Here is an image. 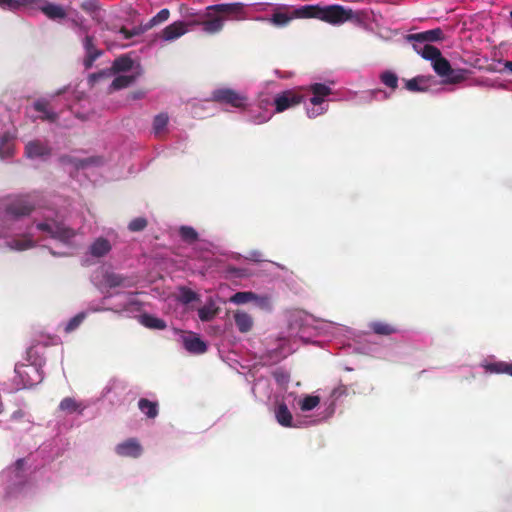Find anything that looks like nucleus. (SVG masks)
Wrapping results in <instances>:
<instances>
[{
  "label": "nucleus",
  "mask_w": 512,
  "mask_h": 512,
  "mask_svg": "<svg viewBox=\"0 0 512 512\" xmlns=\"http://www.w3.org/2000/svg\"><path fill=\"white\" fill-rule=\"evenodd\" d=\"M366 18L367 15L364 11H355L340 4L327 6L309 4L299 7L282 4L273 8V14L267 21L275 27L282 28L288 26L294 19H317L333 26H339L346 22L362 25Z\"/></svg>",
  "instance_id": "1"
},
{
  "label": "nucleus",
  "mask_w": 512,
  "mask_h": 512,
  "mask_svg": "<svg viewBox=\"0 0 512 512\" xmlns=\"http://www.w3.org/2000/svg\"><path fill=\"white\" fill-rule=\"evenodd\" d=\"M36 207L30 195H19L5 205V215L11 219H19L30 215Z\"/></svg>",
  "instance_id": "2"
},
{
  "label": "nucleus",
  "mask_w": 512,
  "mask_h": 512,
  "mask_svg": "<svg viewBox=\"0 0 512 512\" xmlns=\"http://www.w3.org/2000/svg\"><path fill=\"white\" fill-rule=\"evenodd\" d=\"M224 17L219 12L209 10V6L203 12V15L197 16V19L189 21L193 26L201 25L207 34H216L222 31L224 27Z\"/></svg>",
  "instance_id": "3"
},
{
  "label": "nucleus",
  "mask_w": 512,
  "mask_h": 512,
  "mask_svg": "<svg viewBox=\"0 0 512 512\" xmlns=\"http://www.w3.org/2000/svg\"><path fill=\"white\" fill-rule=\"evenodd\" d=\"M211 100L234 108H243L247 103V96L231 88H219L212 92Z\"/></svg>",
  "instance_id": "4"
},
{
  "label": "nucleus",
  "mask_w": 512,
  "mask_h": 512,
  "mask_svg": "<svg viewBox=\"0 0 512 512\" xmlns=\"http://www.w3.org/2000/svg\"><path fill=\"white\" fill-rule=\"evenodd\" d=\"M14 371L19 379L18 384L22 385L23 388L33 387L43 380V375L39 368L33 365L17 363Z\"/></svg>",
  "instance_id": "5"
},
{
  "label": "nucleus",
  "mask_w": 512,
  "mask_h": 512,
  "mask_svg": "<svg viewBox=\"0 0 512 512\" xmlns=\"http://www.w3.org/2000/svg\"><path fill=\"white\" fill-rule=\"evenodd\" d=\"M209 10L221 13L224 17V21H241L247 19L245 5L240 2L211 5L209 6Z\"/></svg>",
  "instance_id": "6"
},
{
  "label": "nucleus",
  "mask_w": 512,
  "mask_h": 512,
  "mask_svg": "<svg viewBox=\"0 0 512 512\" xmlns=\"http://www.w3.org/2000/svg\"><path fill=\"white\" fill-rule=\"evenodd\" d=\"M37 229L43 232H47L52 238L60 240L62 242H68L75 236V231L64 224L52 221L41 222L37 224Z\"/></svg>",
  "instance_id": "7"
},
{
  "label": "nucleus",
  "mask_w": 512,
  "mask_h": 512,
  "mask_svg": "<svg viewBox=\"0 0 512 512\" xmlns=\"http://www.w3.org/2000/svg\"><path fill=\"white\" fill-rule=\"evenodd\" d=\"M304 97L294 90H286L277 94L274 99L276 112L280 113L288 108L296 106L303 101Z\"/></svg>",
  "instance_id": "8"
},
{
  "label": "nucleus",
  "mask_w": 512,
  "mask_h": 512,
  "mask_svg": "<svg viewBox=\"0 0 512 512\" xmlns=\"http://www.w3.org/2000/svg\"><path fill=\"white\" fill-rule=\"evenodd\" d=\"M415 36H416V33L408 34L406 36V40H407V42H409L412 45L413 49L419 55H421L424 59L429 60V59H433L440 55V50L437 47H435L427 42H422V41L420 42L419 39L418 40L413 39V37H415Z\"/></svg>",
  "instance_id": "9"
},
{
  "label": "nucleus",
  "mask_w": 512,
  "mask_h": 512,
  "mask_svg": "<svg viewBox=\"0 0 512 512\" xmlns=\"http://www.w3.org/2000/svg\"><path fill=\"white\" fill-rule=\"evenodd\" d=\"M192 25L189 21H176L166 26L160 33V38L164 41H173L189 31Z\"/></svg>",
  "instance_id": "10"
},
{
  "label": "nucleus",
  "mask_w": 512,
  "mask_h": 512,
  "mask_svg": "<svg viewBox=\"0 0 512 512\" xmlns=\"http://www.w3.org/2000/svg\"><path fill=\"white\" fill-rule=\"evenodd\" d=\"M115 452L121 457L138 458L143 448L136 438H129L115 447Z\"/></svg>",
  "instance_id": "11"
},
{
  "label": "nucleus",
  "mask_w": 512,
  "mask_h": 512,
  "mask_svg": "<svg viewBox=\"0 0 512 512\" xmlns=\"http://www.w3.org/2000/svg\"><path fill=\"white\" fill-rule=\"evenodd\" d=\"M51 147L40 140L29 141L25 146V154L28 158H42L51 155Z\"/></svg>",
  "instance_id": "12"
},
{
  "label": "nucleus",
  "mask_w": 512,
  "mask_h": 512,
  "mask_svg": "<svg viewBox=\"0 0 512 512\" xmlns=\"http://www.w3.org/2000/svg\"><path fill=\"white\" fill-rule=\"evenodd\" d=\"M33 108L35 111L41 113L38 118L42 121L54 123L59 119V114L51 109L50 102L46 98L37 99L33 103Z\"/></svg>",
  "instance_id": "13"
},
{
  "label": "nucleus",
  "mask_w": 512,
  "mask_h": 512,
  "mask_svg": "<svg viewBox=\"0 0 512 512\" xmlns=\"http://www.w3.org/2000/svg\"><path fill=\"white\" fill-rule=\"evenodd\" d=\"M312 97L310 103L314 106H320L325 98L332 94V90L329 86L322 83H314L310 86Z\"/></svg>",
  "instance_id": "14"
},
{
  "label": "nucleus",
  "mask_w": 512,
  "mask_h": 512,
  "mask_svg": "<svg viewBox=\"0 0 512 512\" xmlns=\"http://www.w3.org/2000/svg\"><path fill=\"white\" fill-rule=\"evenodd\" d=\"M112 249V246L106 238H97L90 246V253L93 257L100 258L107 255Z\"/></svg>",
  "instance_id": "15"
},
{
  "label": "nucleus",
  "mask_w": 512,
  "mask_h": 512,
  "mask_svg": "<svg viewBox=\"0 0 512 512\" xmlns=\"http://www.w3.org/2000/svg\"><path fill=\"white\" fill-rule=\"evenodd\" d=\"M183 344L185 349L191 353L202 354L207 350L205 342L195 335L185 337Z\"/></svg>",
  "instance_id": "16"
},
{
  "label": "nucleus",
  "mask_w": 512,
  "mask_h": 512,
  "mask_svg": "<svg viewBox=\"0 0 512 512\" xmlns=\"http://www.w3.org/2000/svg\"><path fill=\"white\" fill-rule=\"evenodd\" d=\"M38 8L51 20L63 19L66 17V11L61 5L45 3L38 6Z\"/></svg>",
  "instance_id": "17"
},
{
  "label": "nucleus",
  "mask_w": 512,
  "mask_h": 512,
  "mask_svg": "<svg viewBox=\"0 0 512 512\" xmlns=\"http://www.w3.org/2000/svg\"><path fill=\"white\" fill-rule=\"evenodd\" d=\"M234 321H235V324H236L238 330L241 333H247L253 327L252 317L248 313L241 311V310H237L234 313Z\"/></svg>",
  "instance_id": "18"
},
{
  "label": "nucleus",
  "mask_w": 512,
  "mask_h": 512,
  "mask_svg": "<svg viewBox=\"0 0 512 512\" xmlns=\"http://www.w3.org/2000/svg\"><path fill=\"white\" fill-rule=\"evenodd\" d=\"M415 40H420V42L433 43L444 40V32L441 28H435L423 32L416 33V36L413 37Z\"/></svg>",
  "instance_id": "19"
},
{
  "label": "nucleus",
  "mask_w": 512,
  "mask_h": 512,
  "mask_svg": "<svg viewBox=\"0 0 512 512\" xmlns=\"http://www.w3.org/2000/svg\"><path fill=\"white\" fill-rule=\"evenodd\" d=\"M430 60L432 61L434 71L440 77L445 78L449 73L452 72L450 62L446 58H444L441 53L439 56Z\"/></svg>",
  "instance_id": "20"
},
{
  "label": "nucleus",
  "mask_w": 512,
  "mask_h": 512,
  "mask_svg": "<svg viewBox=\"0 0 512 512\" xmlns=\"http://www.w3.org/2000/svg\"><path fill=\"white\" fill-rule=\"evenodd\" d=\"M369 326L375 334L381 336H389L399 332L395 325L383 321H374Z\"/></svg>",
  "instance_id": "21"
},
{
  "label": "nucleus",
  "mask_w": 512,
  "mask_h": 512,
  "mask_svg": "<svg viewBox=\"0 0 512 512\" xmlns=\"http://www.w3.org/2000/svg\"><path fill=\"white\" fill-rule=\"evenodd\" d=\"M277 422L284 427H292L293 416L285 403H280L275 410Z\"/></svg>",
  "instance_id": "22"
},
{
  "label": "nucleus",
  "mask_w": 512,
  "mask_h": 512,
  "mask_svg": "<svg viewBox=\"0 0 512 512\" xmlns=\"http://www.w3.org/2000/svg\"><path fill=\"white\" fill-rule=\"evenodd\" d=\"M472 74V71L469 69L459 68L453 69L452 72L449 73L443 80L445 84H459L468 79V77Z\"/></svg>",
  "instance_id": "23"
},
{
  "label": "nucleus",
  "mask_w": 512,
  "mask_h": 512,
  "mask_svg": "<svg viewBox=\"0 0 512 512\" xmlns=\"http://www.w3.org/2000/svg\"><path fill=\"white\" fill-rule=\"evenodd\" d=\"M139 410L145 414L148 418L154 419L158 416V403L154 401H150L146 398H141L138 401Z\"/></svg>",
  "instance_id": "24"
},
{
  "label": "nucleus",
  "mask_w": 512,
  "mask_h": 512,
  "mask_svg": "<svg viewBox=\"0 0 512 512\" xmlns=\"http://www.w3.org/2000/svg\"><path fill=\"white\" fill-rule=\"evenodd\" d=\"M6 246L11 250L24 251L34 247V241L27 236H22L7 241Z\"/></svg>",
  "instance_id": "25"
},
{
  "label": "nucleus",
  "mask_w": 512,
  "mask_h": 512,
  "mask_svg": "<svg viewBox=\"0 0 512 512\" xmlns=\"http://www.w3.org/2000/svg\"><path fill=\"white\" fill-rule=\"evenodd\" d=\"M133 63L134 62L131 57L128 55H121L113 61L111 69L114 74L127 72L132 69Z\"/></svg>",
  "instance_id": "26"
},
{
  "label": "nucleus",
  "mask_w": 512,
  "mask_h": 512,
  "mask_svg": "<svg viewBox=\"0 0 512 512\" xmlns=\"http://www.w3.org/2000/svg\"><path fill=\"white\" fill-rule=\"evenodd\" d=\"M137 79V75H119L114 78L112 83L110 84V91H117L124 88H127L131 84H133Z\"/></svg>",
  "instance_id": "27"
},
{
  "label": "nucleus",
  "mask_w": 512,
  "mask_h": 512,
  "mask_svg": "<svg viewBox=\"0 0 512 512\" xmlns=\"http://www.w3.org/2000/svg\"><path fill=\"white\" fill-rule=\"evenodd\" d=\"M405 88L411 92H423L428 89L427 80L424 76H417L405 83Z\"/></svg>",
  "instance_id": "28"
},
{
  "label": "nucleus",
  "mask_w": 512,
  "mask_h": 512,
  "mask_svg": "<svg viewBox=\"0 0 512 512\" xmlns=\"http://www.w3.org/2000/svg\"><path fill=\"white\" fill-rule=\"evenodd\" d=\"M141 323L150 329L163 330L167 327L164 320L150 314H143L141 316Z\"/></svg>",
  "instance_id": "29"
},
{
  "label": "nucleus",
  "mask_w": 512,
  "mask_h": 512,
  "mask_svg": "<svg viewBox=\"0 0 512 512\" xmlns=\"http://www.w3.org/2000/svg\"><path fill=\"white\" fill-rule=\"evenodd\" d=\"M179 235L188 244L195 243L199 237L198 232L191 226H181L179 228Z\"/></svg>",
  "instance_id": "30"
},
{
  "label": "nucleus",
  "mask_w": 512,
  "mask_h": 512,
  "mask_svg": "<svg viewBox=\"0 0 512 512\" xmlns=\"http://www.w3.org/2000/svg\"><path fill=\"white\" fill-rule=\"evenodd\" d=\"M256 298H258V295L256 293L251 291H243L235 293L230 298V301L235 304H246L248 302L256 300Z\"/></svg>",
  "instance_id": "31"
},
{
  "label": "nucleus",
  "mask_w": 512,
  "mask_h": 512,
  "mask_svg": "<svg viewBox=\"0 0 512 512\" xmlns=\"http://www.w3.org/2000/svg\"><path fill=\"white\" fill-rule=\"evenodd\" d=\"M83 47L85 49L86 55H95V58H99L103 54L102 50L96 48L93 36L86 35L84 37Z\"/></svg>",
  "instance_id": "32"
},
{
  "label": "nucleus",
  "mask_w": 512,
  "mask_h": 512,
  "mask_svg": "<svg viewBox=\"0 0 512 512\" xmlns=\"http://www.w3.org/2000/svg\"><path fill=\"white\" fill-rule=\"evenodd\" d=\"M170 11L167 8L160 10L154 17H152L146 24L145 29H151L155 25L163 23L169 19Z\"/></svg>",
  "instance_id": "33"
},
{
  "label": "nucleus",
  "mask_w": 512,
  "mask_h": 512,
  "mask_svg": "<svg viewBox=\"0 0 512 512\" xmlns=\"http://www.w3.org/2000/svg\"><path fill=\"white\" fill-rule=\"evenodd\" d=\"M80 404L72 397L62 399L59 404V409L66 413L72 414L80 409Z\"/></svg>",
  "instance_id": "34"
},
{
  "label": "nucleus",
  "mask_w": 512,
  "mask_h": 512,
  "mask_svg": "<svg viewBox=\"0 0 512 512\" xmlns=\"http://www.w3.org/2000/svg\"><path fill=\"white\" fill-rule=\"evenodd\" d=\"M320 403V397L316 395H307L299 403L302 411H311Z\"/></svg>",
  "instance_id": "35"
},
{
  "label": "nucleus",
  "mask_w": 512,
  "mask_h": 512,
  "mask_svg": "<svg viewBox=\"0 0 512 512\" xmlns=\"http://www.w3.org/2000/svg\"><path fill=\"white\" fill-rule=\"evenodd\" d=\"M198 299L196 292L187 287H181L179 289L178 300L183 304H189Z\"/></svg>",
  "instance_id": "36"
},
{
  "label": "nucleus",
  "mask_w": 512,
  "mask_h": 512,
  "mask_svg": "<svg viewBox=\"0 0 512 512\" xmlns=\"http://www.w3.org/2000/svg\"><path fill=\"white\" fill-rule=\"evenodd\" d=\"M112 75H114V73H113L111 67L110 68H106V69H103V70L98 71L96 73L90 74L89 77H88V83L91 86H93V85H95L97 82H99L101 80L110 78Z\"/></svg>",
  "instance_id": "37"
},
{
  "label": "nucleus",
  "mask_w": 512,
  "mask_h": 512,
  "mask_svg": "<svg viewBox=\"0 0 512 512\" xmlns=\"http://www.w3.org/2000/svg\"><path fill=\"white\" fill-rule=\"evenodd\" d=\"M168 120V115L165 113H161L155 116L153 120V130L155 134H160L161 132L164 131L168 124Z\"/></svg>",
  "instance_id": "38"
},
{
  "label": "nucleus",
  "mask_w": 512,
  "mask_h": 512,
  "mask_svg": "<svg viewBox=\"0 0 512 512\" xmlns=\"http://www.w3.org/2000/svg\"><path fill=\"white\" fill-rule=\"evenodd\" d=\"M105 284L110 288L122 286L125 281V277L116 273H107L104 276Z\"/></svg>",
  "instance_id": "39"
},
{
  "label": "nucleus",
  "mask_w": 512,
  "mask_h": 512,
  "mask_svg": "<svg viewBox=\"0 0 512 512\" xmlns=\"http://www.w3.org/2000/svg\"><path fill=\"white\" fill-rule=\"evenodd\" d=\"M380 79L383 84L391 89H396L398 87V77L391 71L383 72L380 76Z\"/></svg>",
  "instance_id": "40"
},
{
  "label": "nucleus",
  "mask_w": 512,
  "mask_h": 512,
  "mask_svg": "<svg viewBox=\"0 0 512 512\" xmlns=\"http://www.w3.org/2000/svg\"><path fill=\"white\" fill-rule=\"evenodd\" d=\"M41 1L42 0H10L9 3H6V10L15 11L22 6L37 5Z\"/></svg>",
  "instance_id": "41"
},
{
  "label": "nucleus",
  "mask_w": 512,
  "mask_h": 512,
  "mask_svg": "<svg viewBox=\"0 0 512 512\" xmlns=\"http://www.w3.org/2000/svg\"><path fill=\"white\" fill-rule=\"evenodd\" d=\"M85 318H86V314L84 312H80L77 315H75L66 324L65 329H64L65 332L71 333L72 331L77 329L81 325V323L84 321Z\"/></svg>",
  "instance_id": "42"
},
{
  "label": "nucleus",
  "mask_w": 512,
  "mask_h": 512,
  "mask_svg": "<svg viewBox=\"0 0 512 512\" xmlns=\"http://www.w3.org/2000/svg\"><path fill=\"white\" fill-rule=\"evenodd\" d=\"M148 225V221L144 217H137L130 221L128 224V229L131 232H140L143 231Z\"/></svg>",
  "instance_id": "43"
},
{
  "label": "nucleus",
  "mask_w": 512,
  "mask_h": 512,
  "mask_svg": "<svg viewBox=\"0 0 512 512\" xmlns=\"http://www.w3.org/2000/svg\"><path fill=\"white\" fill-rule=\"evenodd\" d=\"M198 316L201 321L207 322L212 320L216 316V310L204 306L198 309Z\"/></svg>",
  "instance_id": "44"
},
{
  "label": "nucleus",
  "mask_w": 512,
  "mask_h": 512,
  "mask_svg": "<svg viewBox=\"0 0 512 512\" xmlns=\"http://www.w3.org/2000/svg\"><path fill=\"white\" fill-rule=\"evenodd\" d=\"M506 364L507 362H495L485 365V369L490 373H505L506 372Z\"/></svg>",
  "instance_id": "45"
},
{
  "label": "nucleus",
  "mask_w": 512,
  "mask_h": 512,
  "mask_svg": "<svg viewBox=\"0 0 512 512\" xmlns=\"http://www.w3.org/2000/svg\"><path fill=\"white\" fill-rule=\"evenodd\" d=\"M2 146L0 147V157H9L12 155L10 143L6 139H2Z\"/></svg>",
  "instance_id": "46"
},
{
  "label": "nucleus",
  "mask_w": 512,
  "mask_h": 512,
  "mask_svg": "<svg viewBox=\"0 0 512 512\" xmlns=\"http://www.w3.org/2000/svg\"><path fill=\"white\" fill-rule=\"evenodd\" d=\"M72 24L74 27L78 29L79 34H85L88 35L89 28L88 26L84 25L83 22H79L78 20H72Z\"/></svg>",
  "instance_id": "47"
},
{
  "label": "nucleus",
  "mask_w": 512,
  "mask_h": 512,
  "mask_svg": "<svg viewBox=\"0 0 512 512\" xmlns=\"http://www.w3.org/2000/svg\"><path fill=\"white\" fill-rule=\"evenodd\" d=\"M258 306L261 308H267L270 306V297L269 296H259L254 300Z\"/></svg>",
  "instance_id": "48"
},
{
  "label": "nucleus",
  "mask_w": 512,
  "mask_h": 512,
  "mask_svg": "<svg viewBox=\"0 0 512 512\" xmlns=\"http://www.w3.org/2000/svg\"><path fill=\"white\" fill-rule=\"evenodd\" d=\"M81 8L84 11L93 12V11L96 10L97 6H96L94 1L87 0V1H84V2L81 3Z\"/></svg>",
  "instance_id": "49"
},
{
  "label": "nucleus",
  "mask_w": 512,
  "mask_h": 512,
  "mask_svg": "<svg viewBox=\"0 0 512 512\" xmlns=\"http://www.w3.org/2000/svg\"><path fill=\"white\" fill-rule=\"evenodd\" d=\"M203 15V12H197L192 9H186V13L184 14V17L186 18L185 21H191L193 19H197V16Z\"/></svg>",
  "instance_id": "50"
},
{
  "label": "nucleus",
  "mask_w": 512,
  "mask_h": 512,
  "mask_svg": "<svg viewBox=\"0 0 512 512\" xmlns=\"http://www.w3.org/2000/svg\"><path fill=\"white\" fill-rule=\"evenodd\" d=\"M98 58H95V55H85V58H84V61H83V64H84V67L85 69H90L92 68L94 62L97 60Z\"/></svg>",
  "instance_id": "51"
},
{
  "label": "nucleus",
  "mask_w": 512,
  "mask_h": 512,
  "mask_svg": "<svg viewBox=\"0 0 512 512\" xmlns=\"http://www.w3.org/2000/svg\"><path fill=\"white\" fill-rule=\"evenodd\" d=\"M24 464H25V460L24 459H18L15 463V471H16V476L19 477L20 476V472L23 470L24 468Z\"/></svg>",
  "instance_id": "52"
},
{
  "label": "nucleus",
  "mask_w": 512,
  "mask_h": 512,
  "mask_svg": "<svg viewBox=\"0 0 512 512\" xmlns=\"http://www.w3.org/2000/svg\"><path fill=\"white\" fill-rule=\"evenodd\" d=\"M146 30L147 29H145V25L143 27L133 28L132 30H130L131 38L134 36L140 35L141 33H143Z\"/></svg>",
  "instance_id": "53"
},
{
  "label": "nucleus",
  "mask_w": 512,
  "mask_h": 512,
  "mask_svg": "<svg viewBox=\"0 0 512 512\" xmlns=\"http://www.w3.org/2000/svg\"><path fill=\"white\" fill-rule=\"evenodd\" d=\"M119 33L123 35L124 39H131L130 30L126 27H121Z\"/></svg>",
  "instance_id": "54"
},
{
  "label": "nucleus",
  "mask_w": 512,
  "mask_h": 512,
  "mask_svg": "<svg viewBox=\"0 0 512 512\" xmlns=\"http://www.w3.org/2000/svg\"><path fill=\"white\" fill-rule=\"evenodd\" d=\"M145 96V92L143 91H134L131 93V98L134 100L142 99Z\"/></svg>",
  "instance_id": "55"
},
{
  "label": "nucleus",
  "mask_w": 512,
  "mask_h": 512,
  "mask_svg": "<svg viewBox=\"0 0 512 512\" xmlns=\"http://www.w3.org/2000/svg\"><path fill=\"white\" fill-rule=\"evenodd\" d=\"M344 391H345V387L336 388L333 391V395H341L342 393H344Z\"/></svg>",
  "instance_id": "56"
},
{
  "label": "nucleus",
  "mask_w": 512,
  "mask_h": 512,
  "mask_svg": "<svg viewBox=\"0 0 512 512\" xmlns=\"http://www.w3.org/2000/svg\"><path fill=\"white\" fill-rule=\"evenodd\" d=\"M505 374H508L510 376H512V363H507L506 364V372Z\"/></svg>",
  "instance_id": "57"
},
{
  "label": "nucleus",
  "mask_w": 512,
  "mask_h": 512,
  "mask_svg": "<svg viewBox=\"0 0 512 512\" xmlns=\"http://www.w3.org/2000/svg\"><path fill=\"white\" fill-rule=\"evenodd\" d=\"M504 67L508 69L510 72H512V61H506L504 63Z\"/></svg>",
  "instance_id": "58"
},
{
  "label": "nucleus",
  "mask_w": 512,
  "mask_h": 512,
  "mask_svg": "<svg viewBox=\"0 0 512 512\" xmlns=\"http://www.w3.org/2000/svg\"><path fill=\"white\" fill-rule=\"evenodd\" d=\"M10 0H0V8L6 10V3H9Z\"/></svg>",
  "instance_id": "59"
},
{
  "label": "nucleus",
  "mask_w": 512,
  "mask_h": 512,
  "mask_svg": "<svg viewBox=\"0 0 512 512\" xmlns=\"http://www.w3.org/2000/svg\"><path fill=\"white\" fill-rule=\"evenodd\" d=\"M321 113H323V111H320V112H316V113H315L314 111H312V112H311L310 110H308V115H309V117H315L316 115H319V114H321Z\"/></svg>",
  "instance_id": "60"
},
{
  "label": "nucleus",
  "mask_w": 512,
  "mask_h": 512,
  "mask_svg": "<svg viewBox=\"0 0 512 512\" xmlns=\"http://www.w3.org/2000/svg\"><path fill=\"white\" fill-rule=\"evenodd\" d=\"M60 160H61L62 162H66V161H70V158H69L68 156H62V157L60 158Z\"/></svg>",
  "instance_id": "61"
},
{
  "label": "nucleus",
  "mask_w": 512,
  "mask_h": 512,
  "mask_svg": "<svg viewBox=\"0 0 512 512\" xmlns=\"http://www.w3.org/2000/svg\"><path fill=\"white\" fill-rule=\"evenodd\" d=\"M267 4H258V6H260V8L257 9V11H263L264 10V6H266Z\"/></svg>",
  "instance_id": "62"
},
{
  "label": "nucleus",
  "mask_w": 512,
  "mask_h": 512,
  "mask_svg": "<svg viewBox=\"0 0 512 512\" xmlns=\"http://www.w3.org/2000/svg\"><path fill=\"white\" fill-rule=\"evenodd\" d=\"M31 351H32V347H29V348L27 349V357H28V358H30Z\"/></svg>",
  "instance_id": "63"
},
{
  "label": "nucleus",
  "mask_w": 512,
  "mask_h": 512,
  "mask_svg": "<svg viewBox=\"0 0 512 512\" xmlns=\"http://www.w3.org/2000/svg\"><path fill=\"white\" fill-rule=\"evenodd\" d=\"M4 234V229L2 227H0V236H2Z\"/></svg>",
  "instance_id": "64"
}]
</instances>
